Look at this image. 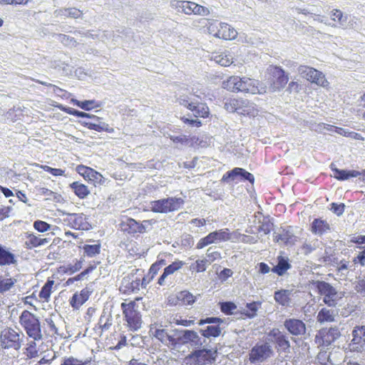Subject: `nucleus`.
Here are the masks:
<instances>
[{"mask_svg": "<svg viewBox=\"0 0 365 365\" xmlns=\"http://www.w3.org/2000/svg\"><path fill=\"white\" fill-rule=\"evenodd\" d=\"M273 354L272 347L267 343L256 344L249 354V359L252 363L262 362Z\"/></svg>", "mask_w": 365, "mask_h": 365, "instance_id": "nucleus-15", "label": "nucleus"}, {"mask_svg": "<svg viewBox=\"0 0 365 365\" xmlns=\"http://www.w3.org/2000/svg\"><path fill=\"white\" fill-rule=\"evenodd\" d=\"M321 245V242L318 240H313L312 241H306L302 245L301 250L304 255H308L312 253L313 251L316 250L318 247H319Z\"/></svg>", "mask_w": 365, "mask_h": 365, "instance_id": "nucleus-41", "label": "nucleus"}, {"mask_svg": "<svg viewBox=\"0 0 365 365\" xmlns=\"http://www.w3.org/2000/svg\"><path fill=\"white\" fill-rule=\"evenodd\" d=\"M240 100L230 99L225 103V108L230 113H237Z\"/></svg>", "mask_w": 365, "mask_h": 365, "instance_id": "nucleus-50", "label": "nucleus"}, {"mask_svg": "<svg viewBox=\"0 0 365 365\" xmlns=\"http://www.w3.org/2000/svg\"><path fill=\"white\" fill-rule=\"evenodd\" d=\"M34 227L40 232H44L51 229V225L42 220H36L34 222Z\"/></svg>", "mask_w": 365, "mask_h": 365, "instance_id": "nucleus-58", "label": "nucleus"}, {"mask_svg": "<svg viewBox=\"0 0 365 365\" xmlns=\"http://www.w3.org/2000/svg\"><path fill=\"white\" fill-rule=\"evenodd\" d=\"M284 327L287 331L294 336L302 338L307 332L305 323L299 319H286L284 322Z\"/></svg>", "mask_w": 365, "mask_h": 365, "instance_id": "nucleus-16", "label": "nucleus"}, {"mask_svg": "<svg viewBox=\"0 0 365 365\" xmlns=\"http://www.w3.org/2000/svg\"><path fill=\"white\" fill-rule=\"evenodd\" d=\"M314 284L319 293L324 297L323 302L329 307H335L344 296L342 292H337L333 286L324 281H317Z\"/></svg>", "mask_w": 365, "mask_h": 365, "instance_id": "nucleus-5", "label": "nucleus"}, {"mask_svg": "<svg viewBox=\"0 0 365 365\" xmlns=\"http://www.w3.org/2000/svg\"><path fill=\"white\" fill-rule=\"evenodd\" d=\"M70 187L74 193L81 199L86 197L90 193L87 186L79 182H73L70 185Z\"/></svg>", "mask_w": 365, "mask_h": 365, "instance_id": "nucleus-36", "label": "nucleus"}, {"mask_svg": "<svg viewBox=\"0 0 365 365\" xmlns=\"http://www.w3.org/2000/svg\"><path fill=\"white\" fill-rule=\"evenodd\" d=\"M336 312L334 309L322 308L317 314V322L322 324L324 322H332L335 320Z\"/></svg>", "mask_w": 365, "mask_h": 365, "instance_id": "nucleus-31", "label": "nucleus"}, {"mask_svg": "<svg viewBox=\"0 0 365 365\" xmlns=\"http://www.w3.org/2000/svg\"><path fill=\"white\" fill-rule=\"evenodd\" d=\"M272 225L269 222H262L258 227V232H262L264 235H267L271 231Z\"/></svg>", "mask_w": 365, "mask_h": 365, "instance_id": "nucleus-63", "label": "nucleus"}, {"mask_svg": "<svg viewBox=\"0 0 365 365\" xmlns=\"http://www.w3.org/2000/svg\"><path fill=\"white\" fill-rule=\"evenodd\" d=\"M268 71L272 76V82L273 91L284 88L289 80L284 70L279 66H270Z\"/></svg>", "mask_w": 365, "mask_h": 365, "instance_id": "nucleus-18", "label": "nucleus"}, {"mask_svg": "<svg viewBox=\"0 0 365 365\" xmlns=\"http://www.w3.org/2000/svg\"><path fill=\"white\" fill-rule=\"evenodd\" d=\"M123 313L131 330H138L141 327V317L137 310L136 303L130 301L128 303L123 302L120 305Z\"/></svg>", "mask_w": 365, "mask_h": 365, "instance_id": "nucleus-8", "label": "nucleus"}, {"mask_svg": "<svg viewBox=\"0 0 365 365\" xmlns=\"http://www.w3.org/2000/svg\"><path fill=\"white\" fill-rule=\"evenodd\" d=\"M292 267L287 257L278 256L277 264L272 269V272L276 273L279 276H283L286 272Z\"/></svg>", "mask_w": 365, "mask_h": 365, "instance_id": "nucleus-25", "label": "nucleus"}, {"mask_svg": "<svg viewBox=\"0 0 365 365\" xmlns=\"http://www.w3.org/2000/svg\"><path fill=\"white\" fill-rule=\"evenodd\" d=\"M53 14L56 17L65 16L78 19L81 17L83 13L76 8H61L55 10Z\"/></svg>", "mask_w": 365, "mask_h": 365, "instance_id": "nucleus-27", "label": "nucleus"}, {"mask_svg": "<svg viewBox=\"0 0 365 365\" xmlns=\"http://www.w3.org/2000/svg\"><path fill=\"white\" fill-rule=\"evenodd\" d=\"M86 361H83L73 356L65 358L61 365H86Z\"/></svg>", "mask_w": 365, "mask_h": 365, "instance_id": "nucleus-60", "label": "nucleus"}, {"mask_svg": "<svg viewBox=\"0 0 365 365\" xmlns=\"http://www.w3.org/2000/svg\"><path fill=\"white\" fill-rule=\"evenodd\" d=\"M199 329V333L205 338L217 337L221 334V328L218 324H210Z\"/></svg>", "mask_w": 365, "mask_h": 365, "instance_id": "nucleus-29", "label": "nucleus"}, {"mask_svg": "<svg viewBox=\"0 0 365 365\" xmlns=\"http://www.w3.org/2000/svg\"><path fill=\"white\" fill-rule=\"evenodd\" d=\"M341 336L337 327L322 329L315 336V342L320 346H328Z\"/></svg>", "mask_w": 365, "mask_h": 365, "instance_id": "nucleus-14", "label": "nucleus"}, {"mask_svg": "<svg viewBox=\"0 0 365 365\" xmlns=\"http://www.w3.org/2000/svg\"><path fill=\"white\" fill-rule=\"evenodd\" d=\"M67 221L72 228L76 230H88L90 229L91 225L87 221L85 215L81 214H67Z\"/></svg>", "mask_w": 365, "mask_h": 365, "instance_id": "nucleus-20", "label": "nucleus"}, {"mask_svg": "<svg viewBox=\"0 0 365 365\" xmlns=\"http://www.w3.org/2000/svg\"><path fill=\"white\" fill-rule=\"evenodd\" d=\"M173 331L175 336L173 349L185 344H190L194 348H200L206 343V340L202 339L198 333L194 330L175 329Z\"/></svg>", "mask_w": 365, "mask_h": 365, "instance_id": "nucleus-2", "label": "nucleus"}, {"mask_svg": "<svg viewBox=\"0 0 365 365\" xmlns=\"http://www.w3.org/2000/svg\"><path fill=\"white\" fill-rule=\"evenodd\" d=\"M84 124L88 128L98 132L107 131L111 133L113 130V128H109L108 124L103 122H99L98 123L85 122Z\"/></svg>", "mask_w": 365, "mask_h": 365, "instance_id": "nucleus-42", "label": "nucleus"}, {"mask_svg": "<svg viewBox=\"0 0 365 365\" xmlns=\"http://www.w3.org/2000/svg\"><path fill=\"white\" fill-rule=\"evenodd\" d=\"M331 170L333 172V176L339 180H345L350 178H356L360 175V173L356 170H339L331 166Z\"/></svg>", "mask_w": 365, "mask_h": 365, "instance_id": "nucleus-30", "label": "nucleus"}, {"mask_svg": "<svg viewBox=\"0 0 365 365\" xmlns=\"http://www.w3.org/2000/svg\"><path fill=\"white\" fill-rule=\"evenodd\" d=\"M122 231L128 233L143 232L145 227L132 218H127L120 224Z\"/></svg>", "mask_w": 365, "mask_h": 365, "instance_id": "nucleus-23", "label": "nucleus"}, {"mask_svg": "<svg viewBox=\"0 0 365 365\" xmlns=\"http://www.w3.org/2000/svg\"><path fill=\"white\" fill-rule=\"evenodd\" d=\"M223 320L218 317H207L205 319H201L198 322L199 326H204L206 324H218L220 326V324L222 323Z\"/></svg>", "mask_w": 365, "mask_h": 365, "instance_id": "nucleus-56", "label": "nucleus"}, {"mask_svg": "<svg viewBox=\"0 0 365 365\" xmlns=\"http://www.w3.org/2000/svg\"><path fill=\"white\" fill-rule=\"evenodd\" d=\"M291 291L288 289H282L274 292L275 301L282 306H287L289 302V295Z\"/></svg>", "mask_w": 365, "mask_h": 365, "instance_id": "nucleus-37", "label": "nucleus"}, {"mask_svg": "<svg viewBox=\"0 0 365 365\" xmlns=\"http://www.w3.org/2000/svg\"><path fill=\"white\" fill-rule=\"evenodd\" d=\"M177 299L183 305H190L195 302V297L187 291H182L178 294Z\"/></svg>", "mask_w": 365, "mask_h": 365, "instance_id": "nucleus-40", "label": "nucleus"}, {"mask_svg": "<svg viewBox=\"0 0 365 365\" xmlns=\"http://www.w3.org/2000/svg\"><path fill=\"white\" fill-rule=\"evenodd\" d=\"M269 336L272 337V341L276 344V348L281 351L285 353L290 352V342L287 334L281 331L279 329H273Z\"/></svg>", "mask_w": 365, "mask_h": 365, "instance_id": "nucleus-17", "label": "nucleus"}, {"mask_svg": "<svg viewBox=\"0 0 365 365\" xmlns=\"http://www.w3.org/2000/svg\"><path fill=\"white\" fill-rule=\"evenodd\" d=\"M29 346L27 347V356L29 358H35L38 356V351L36 349V343L34 341H31L28 344Z\"/></svg>", "mask_w": 365, "mask_h": 365, "instance_id": "nucleus-62", "label": "nucleus"}, {"mask_svg": "<svg viewBox=\"0 0 365 365\" xmlns=\"http://www.w3.org/2000/svg\"><path fill=\"white\" fill-rule=\"evenodd\" d=\"M161 327L162 325L160 328H152L150 331L153 332V335L164 345L173 348L175 343L174 334H170L166 329Z\"/></svg>", "mask_w": 365, "mask_h": 365, "instance_id": "nucleus-22", "label": "nucleus"}, {"mask_svg": "<svg viewBox=\"0 0 365 365\" xmlns=\"http://www.w3.org/2000/svg\"><path fill=\"white\" fill-rule=\"evenodd\" d=\"M85 303L78 293H75L70 299V304L73 309H78Z\"/></svg>", "mask_w": 365, "mask_h": 365, "instance_id": "nucleus-54", "label": "nucleus"}, {"mask_svg": "<svg viewBox=\"0 0 365 365\" xmlns=\"http://www.w3.org/2000/svg\"><path fill=\"white\" fill-rule=\"evenodd\" d=\"M298 72L303 78H305L312 83H315L317 86L322 87L328 86L329 83L326 79L324 74L314 68L307 66H300L298 68Z\"/></svg>", "mask_w": 365, "mask_h": 365, "instance_id": "nucleus-13", "label": "nucleus"}, {"mask_svg": "<svg viewBox=\"0 0 365 365\" xmlns=\"http://www.w3.org/2000/svg\"><path fill=\"white\" fill-rule=\"evenodd\" d=\"M212 58L217 63L222 66H228L233 63L232 56L227 52L215 55Z\"/></svg>", "mask_w": 365, "mask_h": 365, "instance_id": "nucleus-38", "label": "nucleus"}, {"mask_svg": "<svg viewBox=\"0 0 365 365\" xmlns=\"http://www.w3.org/2000/svg\"><path fill=\"white\" fill-rule=\"evenodd\" d=\"M178 102L180 105L189 109L196 118L209 116L210 110L208 106L205 103L195 101L192 97L185 95L180 96L178 98Z\"/></svg>", "mask_w": 365, "mask_h": 365, "instance_id": "nucleus-7", "label": "nucleus"}, {"mask_svg": "<svg viewBox=\"0 0 365 365\" xmlns=\"http://www.w3.org/2000/svg\"><path fill=\"white\" fill-rule=\"evenodd\" d=\"M168 322L170 324H175L176 325H182L184 327H190L194 324L193 320L182 319L181 317L178 315L170 316L168 319Z\"/></svg>", "mask_w": 365, "mask_h": 365, "instance_id": "nucleus-45", "label": "nucleus"}, {"mask_svg": "<svg viewBox=\"0 0 365 365\" xmlns=\"http://www.w3.org/2000/svg\"><path fill=\"white\" fill-rule=\"evenodd\" d=\"M330 210L336 215L340 216L344 212L345 205L344 203L337 204L332 202L331 205Z\"/></svg>", "mask_w": 365, "mask_h": 365, "instance_id": "nucleus-61", "label": "nucleus"}, {"mask_svg": "<svg viewBox=\"0 0 365 365\" xmlns=\"http://www.w3.org/2000/svg\"><path fill=\"white\" fill-rule=\"evenodd\" d=\"M196 349L189 354L185 358L187 365H202L205 363L215 360L216 351L209 349L195 348Z\"/></svg>", "mask_w": 365, "mask_h": 365, "instance_id": "nucleus-9", "label": "nucleus"}, {"mask_svg": "<svg viewBox=\"0 0 365 365\" xmlns=\"http://www.w3.org/2000/svg\"><path fill=\"white\" fill-rule=\"evenodd\" d=\"M237 309V306L230 302H222L220 304L221 311L226 314H231Z\"/></svg>", "mask_w": 365, "mask_h": 365, "instance_id": "nucleus-55", "label": "nucleus"}, {"mask_svg": "<svg viewBox=\"0 0 365 365\" xmlns=\"http://www.w3.org/2000/svg\"><path fill=\"white\" fill-rule=\"evenodd\" d=\"M17 260L14 254L10 252L8 249L0 245V265L15 264Z\"/></svg>", "mask_w": 365, "mask_h": 365, "instance_id": "nucleus-28", "label": "nucleus"}, {"mask_svg": "<svg viewBox=\"0 0 365 365\" xmlns=\"http://www.w3.org/2000/svg\"><path fill=\"white\" fill-rule=\"evenodd\" d=\"M240 104L238 106L237 113L243 115H252L254 116L256 113V109L255 105L247 101L240 100Z\"/></svg>", "mask_w": 365, "mask_h": 365, "instance_id": "nucleus-32", "label": "nucleus"}, {"mask_svg": "<svg viewBox=\"0 0 365 365\" xmlns=\"http://www.w3.org/2000/svg\"><path fill=\"white\" fill-rule=\"evenodd\" d=\"M206 255L207 259H206L207 263L211 264L214 261L221 258V255L217 251H212V248L210 247L207 250Z\"/></svg>", "mask_w": 365, "mask_h": 365, "instance_id": "nucleus-59", "label": "nucleus"}, {"mask_svg": "<svg viewBox=\"0 0 365 365\" xmlns=\"http://www.w3.org/2000/svg\"><path fill=\"white\" fill-rule=\"evenodd\" d=\"M237 178H240L241 180H248L251 183H253L255 181L254 175L241 168H235L232 170L227 172L222 176L221 180L222 182H230Z\"/></svg>", "mask_w": 365, "mask_h": 365, "instance_id": "nucleus-19", "label": "nucleus"}, {"mask_svg": "<svg viewBox=\"0 0 365 365\" xmlns=\"http://www.w3.org/2000/svg\"><path fill=\"white\" fill-rule=\"evenodd\" d=\"M19 322L29 337L34 341L43 339L40 322L36 315L24 310L19 317Z\"/></svg>", "mask_w": 365, "mask_h": 365, "instance_id": "nucleus-3", "label": "nucleus"}, {"mask_svg": "<svg viewBox=\"0 0 365 365\" xmlns=\"http://www.w3.org/2000/svg\"><path fill=\"white\" fill-rule=\"evenodd\" d=\"M170 5L172 8L177 9L178 12H182L187 15L207 16L210 14V11L207 7L192 1L172 0Z\"/></svg>", "mask_w": 365, "mask_h": 365, "instance_id": "nucleus-6", "label": "nucleus"}, {"mask_svg": "<svg viewBox=\"0 0 365 365\" xmlns=\"http://www.w3.org/2000/svg\"><path fill=\"white\" fill-rule=\"evenodd\" d=\"M28 239L25 244L27 248L38 247L48 244L50 238L41 237V235L36 236L33 233H27Z\"/></svg>", "mask_w": 365, "mask_h": 365, "instance_id": "nucleus-26", "label": "nucleus"}, {"mask_svg": "<svg viewBox=\"0 0 365 365\" xmlns=\"http://www.w3.org/2000/svg\"><path fill=\"white\" fill-rule=\"evenodd\" d=\"M329 230V225L321 219H315L312 223V232L315 235H322Z\"/></svg>", "mask_w": 365, "mask_h": 365, "instance_id": "nucleus-34", "label": "nucleus"}, {"mask_svg": "<svg viewBox=\"0 0 365 365\" xmlns=\"http://www.w3.org/2000/svg\"><path fill=\"white\" fill-rule=\"evenodd\" d=\"M100 244L86 245L83 247L85 254L88 257H93L100 252Z\"/></svg>", "mask_w": 365, "mask_h": 365, "instance_id": "nucleus-47", "label": "nucleus"}, {"mask_svg": "<svg viewBox=\"0 0 365 365\" xmlns=\"http://www.w3.org/2000/svg\"><path fill=\"white\" fill-rule=\"evenodd\" d=\"M230 238V233L227 228L215 230L209 233L205 237L201 238L197 243L196 248L200 250L213 243L228 241Z\"/></svg>", "mask_w": 365, "mask_h": 365, "instance_id": "nucleus-12", "label": "nucleus"}, {"mask_svg": "<svg viewBox=\"0 0 365 365\" xmlns=\"http://www.w3.org/2000/svg\"><path fill=\"white\" fill-rule=\"evenodd\" d=\"M356 289L358 292L365 294V277H359L356 284Z\"/></svg>", "mask_w": 365, "mask_h": 365, "instance_id": "nucleus-64", "label": "nucleus"}, {"mask_svg": "<svg viewBox=\"0 0 365 365\" xmlns=\"http://www.w3.org/2000/svg\"><path fill=\"white\" fill-rule=\"evenodd\" d=\"M220 25L221 22H218L217 21H212L209 22L207 26L208 32L214 36L218 38L217 34L220 32Z\"/></svg>", "mask_w": 365, "mask_h": 365, "instance_id": "nucleus-51", "label": "nucleus"}, {"mask_svg": "<svg viewBox=\"0 0 365 365\" xmlns=\"http://www.w3.org/2000/svg\"><path fill=\"white\" fill-rule=\"evenodd\" d=\"M57 38L59 41L67 46H76L77 45L76 41L74 38L67 36L66 34H58Z\"/></svg>", "mask_w": 365, "mask_h": 365, "instance_id": "nucleus-49", "label": "nucleus"}, {"mask_svg": "<svg viewBox=\"0 0 365 365\" xmlns=\"http://www.w3.org/2000/svg\"><path fill=\"white\" fill-rule=\"evenodd\" d=\"M237 32L229 24L222 23L220 25V32L218 33V38L223 39H232L237 36Z\"/></svg>", "mask_w": 365, "mask_h": 365, "instance_id": "nucleus-33", "label": "nucleus"}, {"mask_svg": "<svg viewBox=\"0 0 365 365\" xmlns=\"http://www.w3.org/2000/svg\"><path fill=\"white\" fill-rule=\"evenodd\" d=\"M16 282V280L12 278L0 279V292L4 293L9 291L14 285Z\"/></svg>", "mask_w": 365, "mask_h": 365, "instance_id": "nucleus-48", "label": "nucleus"}, {"mask_svg": "<svg viewBox=\"0 0 365 365\" xmlns=\"http://www.w3.org/2000/svg\"><path fill=\"white\" fill-rule=\"evenodd\" d=\"M184 264H185V262H183L182 261L178 260V261L173 262L172 264L167 266L164 269L163 273L159 277L158 284L160 286L164 285L165 278L168 276L174 274L176 271L181 269Z\"/></svg>", "mask_w": 365, "mask_h": 365, "instance_id": "nucleus-24", "label": "nucleus"}, {"mask_svg": "<svg viewBox=\"0 0 365 365\" xmlns=\"http://www.w3.org/2000/svg\"><path fill=\"white\" fill-rule=\"evenodd\" d=\"M351 335L353 338L346 349V354L363 352L365 349V326L355 327Z\"/></svg>", "mask_w": 365, "mask_h": 365, "instance_id": "nucleus-10", "label": "nucleus"}, {"mask_svg": "<svg viewBox=\"0 0 365 365\" xmlns=\"http://www.w3.org/2000/svg\"><path fill=\"white\" fill-rule=\"evenodd\" d=\"M166 265V261L165 259H158L156 262H155L150 267L149 269V273L151 274V279L154 277V276L158 273L159 269Z\"/></svg>", "mask_w": 365, "mask_h": 365, "instance_id": "nucleus-53", "label": "nucleus"}, {"mask_svg": "<svg viewBox=\"0 0 365 365\" xmlns=\"http://www.w3.org/2000/svg\"><path fill=\"white\" fill-rule=\"evenodd\" d=\"M72 102L74 103V105L80 107L81 108L89 110L91 109L93 105L95 103V101H79L76 99H72Z\"/></svg>", "mask_w": 365, "mask_h": 365, "instance_id": "nucleus-57", "label": "nucleus"}, {"mask_svg": "<svg viewBox=\"0 0 365 365\" xmlns=\"http://www.w3.org/2000/svg\"><path fill=\"white\" fill-rule=\"evenodd\" d=\"M331 19L338 22L340 27L346 28L347 26V16H344L340 10L334 9L331 11Z\"/></svg>", "mask_w": 365, "mask_h": 365, "instance_id": "nucleus-43", "label": "nucleus"}, {"mask_svg": "<svg viewBox=\"0 0 365 365\" xmlns=\"http://www.w3.org/2000/svg\"><path fill=\"white\" fill-rule=\"evenodd\" d=\"M277 242H282L286 245H293L297 242V236L294 233L292 227L281 228L279 233L275 235Z\"/></svg>", "mask_w": 365, "mask_h": 365, "instance_id": "nucleus-21", "label": "nucleus"}, {"mask_svg": "<svg viewBox=\"0 0 365 365\" xmlns=\"http://www.w3.org/2000/svg\"><path fill=\"white\" fill-rule=\"evenodd\" d=\"M54 282L53 280H48L46 284L43 285V287L41 288V290L39 293V297L41 299H43L45 301L48 302L51 293V288L53 285Z\"/></svg>", "mask_w": 365, "mask_h": 365, "instance_id": "nucleus-44", "label": "nucleus"}, {"mask_svg": "<svg viewBox=\"0 0 365 365\" xmlns=\"http://www.w3.org/2000/svg\"><path fill=\"white\" fill-rule=\"evenodd\" d=\"M185 203L182 197H170L150 202L151 211L157 213H168L180 210Z\"/></svg>", "mask_w": 365, "mask_h": 365, "instance_id": "nucleus-4", "label": "nucleus"}, {"mask_svg": "<svg viewBox=\"0 0 365 365\" xmlns=\"http://www.w3.org/2000/svg\"><path fill=\"white\" fill-rule=\"evenodd\" d=\"M222 87L232 92H243L245 93L257 94L265 93V88L259 81L247 77L233 76L222 82Z\"/></svg>", "mask_w": 365, "mask_h": 365, "instance_id": "nucleus-1", "label": "nucleus"}, {"mask_svg": "<svg viewBox=\"0 0 365 365\" xmlns=\"http://www.w3.org/2000/svg\"><path fill=\"white\" fill-rule=\"evenodd\" d=\"M83 169L85 170V171L83 173V175L84 176L88 177L89 178V180H94V181H96V182L97 181L100 182L101 180L103 177H102V175L99 173L93 170V169H91L90 168H84V167H83Z\"/></svg>", "mask_w": 365, "mask_h": 365, "instance_id": "nucleus-46", "label": "nucleus"}, {"mask_svg": "<svg viewBox=\"0 0 365 365\" xmlns=\"http://www.w3.org/2000/svg\"><path fill=\"white\" fill-rule=\"evenodd\" d=\"M23 337V334L21 337L19 332L11 328L4 329L1 333V346L3 349L13 348L19 350L21 346Z\"/></svg>", "mask_w": 365, "mask_h": 365, "instance_id": "nucleus-11", "label": "nucleus"}, {"mask_svg": "<svg viewBox=\"0 0 365 365\" xmlns=\"http://www.w3.org/2000/svg\"><path fill=\"white\" fill-rule=\"evenodd\" d=\"M112 325V316L108 312L103 310L98 320V326L101 331H107Z\"/></svg>", "mask_w": 365, "mask_h": 365, "instance_id": "nucleus-35", "label": "nucleus"}, {"mask_svg": "<svg viewBox=\"0 0 365 365\" xmlns=\"http://www.w3.org/2000/svg\"><path fill=\"white\" fill-rule=\"evenodd\" d=\"M207 260L204 259H197L195 263L192 264L190 266L191 269L196 271L197 272H205L207 269Z\"/></svg>", "mask_w": 365, "mask_h": 365, "instance_id": "nucleus-52", "label": "nucleus"}, {"mask_svg": "<svg viewBox=\"0 0 365 365\" xmlns=\"http://www.w3.org/2000/svg\"><path fill=\"white\" fill-rule=\"evenodd\" d=\"M261 306L260 302H253L247 303L245 308L242 311V314L249 318H253L257 315V312Z\"/></svg>", "mask_w": 365, "mask_h": 365, "instance_id": "nucleus-39", "label": "nucleus"}]
</instances>
